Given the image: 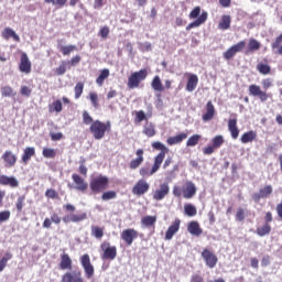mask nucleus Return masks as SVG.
I'll use <instances>...</instances> for the list:
<instances>
[{
	"label": "nucleus",
	"instance_id": "1",
	"mask_svg": "<svg viewBox=\"0 0 282 282\" xmlns=\"http://www.w3.org/2000/svg\"><path fill=\"white\" fill-rule=\"evenodd\" d=\"M63 209L65 210V213H69L62 218V221H64L65 224H80V221H85V219H87V213L85 212L74 214L76 213V206L72 204L64 205Z\"/></svg>",
	"mask_w": 282,
	"mask_h": 282
},
{
	"label": "nucleus",
	"instance_id": "2",
	"mask_svg": "<svg viewBox=\"0 0 282 282\" xmlns=\"http://www.w3.org/2000/svg\"><path fill=\"white\" fill-rule=\"evenodd\" d=\"M89 131L95 140H102L107 133L111 132V121L102 122L100 120H95L90 124Z\"/></svg>",
	"mask_w": 282,
	"mask_h": 282
},
{
	"label": "nucleus",
	"instance_id": "3",
	"mask_svg": "<svg viewBox=\"0 0 282 282\" xmlns=\"http://www.w3.org/2000/svg\"><path fill=\"white\" fill-rule=\"evenodd\" d=\"M174 197H184V199H193L197 195V186L192 181H186L182 187L175 185L173 187Z\"/></svg>",
	"mask_w": 282,
	"mask_h": 282
},
{
	"label": "nucleus",
	"instance_id": "4",
	"mask_svg": "<svg viewBox=\"0 0 282 282\" xmlns=\"http://www.w3.org/2000/svg\"><path fill=\"white\" fill-rule=\"evenodd\" d=\"M89 188L94 195L105 193L109 188V177L102 174L93 177L89 182Z\"/></svg>",
	"mask_w": 282,
	"mask_h": 282
},
{
	"label": "nucleus",
	"instance_id": "5",
	"mask_svg": "<svg viewBox=\"0 0 282 282\" xmlns=\"http://www.w3.org/2000/svg\"><path fill=\"white\" fill-rule=\"evenodd\" d=\"M147 76H149V72H147V69L144 68L140 69L139 72L132 73L128 77V89H138V87H140V83H142V80H147Z\"/></svg>",
	"mask_w": 282,
	"mask_h": 282
},
{
	"label": "nucleus",
	"instance_id": "6",
	"mask_svg": "<svg viewBox=\"0 0 282 282\" xmlns=\"http://www.w3.org/2000/svg\"><path fill=\"white\" fill-rule=\"evenodd\" d=\"M100 250L102 252L101 259L105 261H113L118 257V247L112 246L111 242L105 240L100 245Z\"/></svg>",
	"mask_w": 282,
	"mask_h": 282
},
{
	"label": "nucleus",
	"instance_id": "7",
	"mask_svg": "<svg viewBox=\"0 0 282 282\" xmlns=\"http://www.w3.org/2000/svg\"><path fill=\"white\" fill-rule=\"evenodd\" d=\"M249 96H253V98H259L260 102H268V100L272 98L271 93L261 89V86L257 84H251L249 86Z\"/></svg>",
	"mask_w": 282,
	"mask_h": 282
},
{
	"label": "nucleus",
	"instance_id": "8",
	"mask_svg": "<svg viewBox=\"0 0 282 282\" xmlns=\"http://www.w3.org/2000/svg\"><path fill=\"white\" fill-rule=\"evenodd\" d=\"M246 41H240L236 44H234L232 46H230L224 54V58L225 61H232V58H235V56H237V54H239V52H242L243 50H246Z\"/></svg>",
	"mask_w": 282,
	"mask_h": 282
},
{
	"label": "nucleus",
	"instance_id": "9",
	"mask_svg": "<svg viewBox=\"0 0 282 282\" xmlns=\"http://www.w3.org/2000/svg\"><path fill=\"white\" fill-rule=\"evenodd\" d=\"M80 264L84 268L86 279H94L95 269L94 264H91V258L89 253H85L80 257Z\"/></svg>",
	"mask_w": 282,
	"mask_h": 282
},
{
	"label": "nucleus",
	"instance_id": "10",
	"mask_svg": "<svg viewBox=\"0 0 282 282\" xmlns=\"http://www.w3.org/2000/svg\"><path fill=\"white\" fill-rule=\"evenodd\" d=\"M161 167H162V163L153 160L152 167L149 165H144V166L140 167L139 175L143 178L151 177V176L155 175V173H158V171H160Z\"/></svg>",
	"mask_w": 282,
	"mask_h": 282
},
{
	"label": "nucleus",
	"instance_id": "11",
	"mask_svg": "<svg viewBox=\"0 0 282 282\" xmlns=\"http://www.w3.org/2000/svg\"><path fill=\"white\" fill-rule=\"evenodd\" d=\"M152 149H154V151H160V153L154 156V161L163 164L164 158H166V153H169L166 145L160 141H154L152 142Z\"/></svg>",
	"mask_w": 282,
	"mask_h": 282
},
{
	"label": "nucleus",
	"instance_id": "12",
	"mask_svg": "<svg viewBox=\"0 0 282 282\" xmlns=\"http://www.w3.org/2000/svg\"><path fill=\"white\" fill-rule=\"evenodd\" d=\"M149 188H151L149 182H147L144 178H141L132 187V193L133 195H137V197H142V195H147V193H149Z\"/></svg>",
	"mask_w": 282,
	"mask_h": 282
},
{
	"label": "nucleus",
	"instance_id": "13",
	"mask_svg": "<svg viewBox=\"0 0 282 282\" xmlns=\"http://www.w3.org/2000/svg\"><path fill=\"white\" fill-rule=\"evenodd\" d=\"M173 85V82L171 79L165 80V86L162 84V79L160 78V75H156L153 77L151 87L154 89V91H159V94H162L164 89H171Z\"/></svg>",
	"mask_w": 282,
	"mask_h": 282
},
{
	"label": "nucleus",
	"instance_id": "14",
	"mask_svg": "<svg viewBox=\"0 0 282 282\" xmlns=\"http://www.w3.org/2000/svg\"><path fill=\"white\" fill-rule=\"evenodd\" d=\"M120 237L123 243H126V246H133V241L138 239L139 234H138V230L133 228H128L121 232Z\"/></svg>",
	"mask_w": 282,
	"mask_h": 282
},
{
	"label": "nucleus",
	"instance_id": "15",
	"mask_svg": "<svg viewBox=\"0 0 282 282\" xmlns=\"http://www.w3.org/2000/svg\"><path fill=\"white\" fill-rule=\"evenodd\" d=\"M202 258L205 261V265H207V268H210V269L215 268L217 265V262L219 261V258H217V254H215L209 249H204L202 251Z\"/></svg>",
	"mask_w": 282,
	"mask_h": 282
},
{
	"label": "nucleus",
	"instance_id": "16",
	"mask_svg": "<svg viewBox=\"0 0 282 282\" xmlns=\"http://www.w3.org/2000/svg\"><path fill=\"white\" fill-rule=\"evenodd\" d=\"M62 282H85L83 278V272L80 270L77 271H67L62 275Z\"/></svg>",
	"mask_w": 282,
	"mask_h": 282
},
{
	"label": "nucleus",
	"instance_id": "17",
	"mask_svg": "<svg viewBox=\"0 0 282 282\" xmlns=\"http://www.w3.org/2000/svg\"><path fill=\"white\" fill-rule=\"evenodd\" d=\"M272 193H273L272 185H265V186L261 187L258 193H254L252 195V199L257 204V203L261 202V199H268V197H270V195H272Z\"/></svg>",
	"mask_w": 282,
	"mask_h": 282
},
{
	"label": "nucleus",
	"instance_id": "18",
	"mask_svg": "<svg viewBox=\"0 0 282 282\" xmlns=\"http://www.w3.org/2000/svg\"><path fill=\"white\" fill-rule=\"evenodd\" d=\"M182 226V220L180 218H176L171 226L165 231V241H171L177 232H180V227Z\"/></svg>",
	"mask_w": 282,
	"mask_h": 282
},
{
	"label": "nucleus",
	"instance_id": "19",
	"mask_svg": "<svg viewBox=\"0 0 282 282\" xmlns=\"http://www.w3.org/2000/svg\"><path fill=\"white\" fill-rule=\"evenodd\" d=\"M135 159H132L129 163V169L130 171H135L138 169H140V166H142V164L144 163V150L143 149H138L135 151Z\"/></svg>",
	"mask_w": 282,
	"mask_h": 282
},
{
	"label": "nucleus",
	"instance_id": "20",
	"mask_svg": "<svg viewBox=\"0 0 282 282\" xmlns=\"http://www.w3.org/2000/svg\"><path fill=\"white\" fill-rule=\"evenodd\" d=\"M171 193V187L169 186V183H163L160 185V188L155 189L152 194L153 199L155 202H162L166 195Z\"/></svg>",
	"mask_w": 282,
	"mask_h": 282
},
{
	"label": "nucleus",
	"instance_id": "21",
	"mask_svg": "<svg viewBox=\"0 0 282 282\" xmlns=\"http://www.w3.org/2000/svg\"><path fill=\"white\" fill-rule=\"evenodd\" d=\"M19 70L22 72V74L32 73V62L30 61V57H28V53L21 54Z\"/></svg>",
	"mask_w": 282,
	"mask_h": 282
},
{
	"label": "nucleus",
	"instance_id": "22",
	"mask_svg": "<svg viewBox=\"0 0 282 282\" xmlns=\"http://www.w3.org/2000/svg\"><path fill=\"white\" fill-rule=\"evenodd\" d=\"M72 180L75 184V191H79L80 193H86L87 188H89V184L80 175L73 174Z\"/></svg>",
	"mask_w": 282,
	"mask_h": 282
},
{
	"label": "nucleus",
	"instance_id": "23",
	"mask_svg": "<svg viewBox=\"0 0 282 282\" xmlns=\"http://www.w3.org/2000/svg\"><path fill=\"white\" fill-rule=\"evenodd\" d=\"M1 159L4 162L6 169H12L13 166H17V154L12 153V151L7 150L2 154Z\"/></svg>",
	"mask_w": 282,
	"mask_h": 282
},
{
	"label": "nucleus",
	"instance_id": "24",
	"mask_svg": "<svg viewBox=\"0 0 282 282\" xmlns=\"http://www.w3.org/2000/svg\"><path fill=\"white\" fill-rule=\"evenodd\" d=\"M153 117V107L150 106V110L148 113L144 112V110H138L134 111V123L140 124V122H149V118Z\"/></svg>",
	"mask_w": 282,
	"mask_h": 282
},
{
	"label": "nucleus",
	"instance_id": "25",
	"mask_svg": "<svg viewBox=\"0 0 282 282\" xmlns=\"http://www.w3.org/2000/svg\"><path fill=\"white\" fill-rule=\"evenodd\" d=\"M0 186H10L11 188H19V181L14 176L0 175Z\"/></svg>",
	"mask_w": 282,
	"mask_h": 282
},
{
	"label": "nucleus",
	"instance_id": "26",
	"mask_svg": "<svg viewBox=\"0 0 282 282\" xmlns=\"http://www.w3.org/2000/svg\"><path fill=\"white\" fill-rule=\"evenodd\" d=\"M187 231L189 235H193V237H202L204 229H202L198 221L192 220L187 225Z\"/></svg>",
	"mask_w": 282,
	"mask_h": 282
},
{
	"label": "nucleus",
	"instance_id": "27",
	"mask_svg": "<svg viewBox=\"0 0 282 282\" xmlns=\"http://www.w3.org/2000/svg\"><path fill=\"white\" fill-rule=\"evenodd\" d=\"M206 21H208V12L203 11L200 13V15L194 21L191 22L187 26L186 30H193V28H199V25H204V23H206Z\"/></svg>",
	"mask_w": 282,
	"mask_h": 282
},
{
	"label": "nucleus",
	"instance_id": "28",
	"mask_svg": "<svg viewBox=\"0 0 282 282\" xmlns=\"http://www.w3.org/2000/svg\"><path fill=\"white\" fill-rule=\"evenodd\" d=\"M1 36L2 39H4V41H10V39H13L15 43L21 42V37L19 36V34H17V32L10 28H4L1 33Z\"/></svg>",
	"mask_w": 282,
	"mask_h": 282
},
{
	"label": "nucleus",
	"instance_id": "29",
	"mask_svg": "<svg viewBox=\"0 0 282 282\" xmlns=\"http://www.w3.org/2000/svg\"><path fill=\"white\" fill-rule=\"evenodd\" d=\"M186 138H188V133L181 132L174 137L167 138L166 143L169 144V147H174V144H182V142H184Z\"/></svg>",
	"mask_w": 282,
	"mask_h": 282
},
{
	"label": "nucleus",
	"instance_id": "30",
	"mask_svg": "<svg viewBox=\"0 0 282 282\" xmlns=\"http://www.w3.org/2000/svg\"><path fill=\"white\" fill-rule=\"evenodd\" d=\"M228 131H229L232 140H237V138H239V127H237V118L229 119Z\"/></svg>",
	"mask_w": 282,
	"mask_h": 282
},
{
	"label": "nucleus",
	"instance_id": "31",
	"mask_svg": "<svg viewBox=\"0 0 282 282\" xmlns=\"http://www.w3.org/2000/svg\"><path fill=\"white\" fill-rule=\"evenodd\" d=\"M199 83V77L195 74H188V79L186 84V91H195L197 89V85Z\"/></svg>",
	"mask_w": 282,
	"mask_h": 282
},
{
	"label": "nucleus",
	"instance_id": "32",
	"mask_svg": "<svg viewBox=\"0 0 282 282\" xmlns=\"http://www.w3.org/2000/svg\"><path fill=\"white\" fill-rule=\"evenodd\" d=\"M254 140H257V131L254 130L247 131L240 137V142L242 144H250L254 142Z\"/></svg>",
	"mask_w": 282,
	"mask_h": 282
},
{
	"label": "nucleus",
	"instance_id": "33",
	"mask_svg": "<svg viewBox=\"0 0 282 282\" xmlns=\"http://www.w3.org/2000/svg\"><path fill=\"white\" fill-rule=\"evenodd\" d=\"M34 155H36V149L32 147H26L21 156L22 163L28 164V162H30L32 158H34Z\"/></svg>",
	"mask_w": 282,
	"mask_h": 282
},
{
	"label": "nucleus",
	"instance_id": "34",
	"mask_svg": "<svg viewBox=\"0 0 282 282\" xmlns=\"http://www.w3.org/2000/svg\"><path fill=\"white\" fill-rule=\"evenodd\" d=\"M215 118V105H213V101H208L206 104V113L203 115L204 122H208Z\"/></svg>",
	"mask_w": 282,
	"mask_h": 282
},
{
	"label": "nucleus",
	"instance_id": "35",
	"mask_svg": "<svg viewBox=\"0 0 282 282\" xmlns=\"http://www.w3.org/2000/svg\"><path fill=\"white\" fill-rule=\"evenodd\" d=\"M72 258L67 253L61 256L59 269L61 270H72Z\"/></svg>",
	"mask_w": 282,
	"mask_h": 282
},
{
	"label": "nucleus",
	"instance_id": "36",
	"mask_svg": "<svg viewBox=\"0 0 282 282\" xmlns=\"http://www.w3.org/2000/svg\"><path fill=\"white\" fill-rule=\"evenodd\" d=\"M142 133L147 135V138H153L156 133L155 124H153V122L147 121L145 124L143 126Z\"/></svg>",
	"mask_w": 282,
	"mask_h": 282
},
{
	"label": "nucleus",
	"instance_id": "37",
	"mask_svg": "<svg viewBox=\"0 0 282 282\" xmlns=\"http://www.w3.org/2000/svg\"><path fill=\"white\" fill-rule=\"evenodd\" d=\"M271 48L273 50L274 54L282 56V33L275 37L274 42L271 44Z\"/></svg>",
	"mask_w": 282,
	"mask_h": 282
},
{
	"label": "nucleus",
	"instance_id": "38",
	"mask_svg": "<svg viewBox=\"0 0 282 282\" xmlns=\"http://www.w3.org/2000/svg\"><path fill=\"white\" fill-rule=\"evenodd\" d=\"M13 257L14 256L12 252L7 251L3 257L0 258V273L3 272L6 268H8V261H11Z\"/></svg>",
	"mask_w": 282,
	"mask_h": 282
},
{
	"label": "nucleus",
	"instance_id": "39",
	"mask_svg": "<svg viewBox=\"0 0 282 282\" xmlns=\"http://www.w3.org/2000/svg\"><path fill=\"white\" fill-rule=\"evenodd\" d=\"M259 50H261V42L257 41L256 39H250L246 54H250L251 52H257Z\"/></svg>",
	"mask_w": 282,
	"mask_h": 282
},
{
	"label": "nucleus",
	"instance_id": "40",
	"mask_svg": "<svg viewBox=\"0 0 282 282\" xmlns=\"http://www.w3.org/2000/svg\"><path fill=\"white\" fill-rule=\"evenodd\" d=\"M230 23H232V19L230 18V15H223L218 23V29L219 30H229Z\"/></svg>",
	"mask_w": 282,
	"mask_h": 282
},
{
	"label": "nucleus",
	"instance_id": "41",
	"mask_svg": "<svg viewBox=\"0 0 282 282\" xmlns=\"http://www.w3.org/2000/svg\"><path fill=\"white\" fill-rule=\"evenodd\" d=\"M256 232L258 237H265L267 235H270V232H272V226H270V224H264L261 227H258L256 229Z\"/></svg>",
	"mask_w": 282,
	"mask_h": 282
},
{
	"label": "nucleus",
	"instance_id": "42",
	"mask_svg": "<svg viewBox=\"0 0 282 282\" xmlns=\"http://www.w3.org/2000/svg\"><path fill=\"white\" fill-rule=\"evenodd\" d=\"M107 78H109V69L104 68L100 70L99 76L96 78V83L99 85V87H102V85H105V80H107Z\"/></svg>",
	"mask_w": 282,
	"mask_h": 282
},
{
	"label": "nucleus",
	"instance_id": "43",
	"mask_svg": "<svg viewBox=\"0 0 282 282\" xmlns=\"http://www.w3.org/2000/svg\"><path fill=\"white\" fill-rule=\"evenodd\" d=\"M48 109L51 113H53V111L61 113V111H63V101H61V99L53 101L52 105L48 106Z\"/></svg>",
	"mask_w": 282,
	"mask_h": 282
},
{
	"label": "nucleus",
	"instance_id": "44",
	"mask_svg": "<svg viewBox=\"0 0 282 282\" xmlns=\"http://www.w3.org/2000/svg\"><path fill=\"white\" fill-rule=\"evenodd\" d=\"M156 221H158V217H155V216H144L141 219L142 226H145L147 228H149L151 226H155Z\"/></svg>",
	"mask_w": 282,
	"mask_h": 282
},
{
	"label": "nucleus",
	"instance_id": "45",
	"mask_svg": "<svg viewBox=\"0 0 282 282\" xmlns=\"http://www.w3.org/2000/svg\"><path fill=\"white\" fill-rule=\"evenodd\" d=\"M1 96L2 98H12L13 96H17V93H14L12 86H3L1 88Z\"/></svg>",
	"mask_w": 282,
	"mask_h": 282
},
{
	"label": "nucleus",
	"instance_id": "46",
	"mask_svg": "<svg viewBox=\"0 0 282 282\" xmlns=\"http://www.w3.org/2000/svg\"><path fill=\"white\" fill-rule=\"evenodd\" d=\"M91 236L95 237V239L105 237V228L99 226H91Z\"/></svg>",
	"mask_w": 282,
	"mask_h": 282
},
{
	"label": "nucleus",
	"instance_id": "47",
	"mask_svg": "<svg viewBox=\"0 0 282 282\" xmlns=\"http://www.w3.org/2000/svg\"><path fill=\"white\" fill-rule=\"evenodd\" d=\"M184 213L187 217H195V215H197V207L193 204H186L184 205Z\"/></svg>",
	"mask_w": 282,
	"mask_h": 282
},
{
	"label": "nucleus",
	"instance_id": "48",
	"mask_svg": "<svg viewBox=\"0 0 282 282\" xmlns=\"http://www.w3.org/2000/svg\"><path fill=\"white\" fill-rule=\"evenodd\" d=\"M199 140H202V134H194L187 139L186 147H197Z\"/></svg>",
	"mask_w": 282,
	"mask_h": 282
},
{
	"label": "nucleus",
	"instance_id": "49",
	"mask_svg": "<svg viewBox=\"0 0 282 282\" xmlns=\"http://www.w3.org/2000/svg\"><path fill=\"white\" fill-rule=\"evenodd\" d=\"M257 69L263 76H268V74H270L272 72V67H270V65L263 64V63H259L257 65Z\"/></svg>",
	"mask_w": 282,
	"mask_h": 282
},
{
	"label": "nucleus",
	"instance_id": "50",
	"mask_svg": "<svg viewBox=\"0 0 282 282\" xmlns=\"http://www.w3.org/2000/svg\"><path fill=\"white\" fill-rule=\"evenodd\" d=\"M85 90V84L79 82L74 87L75 99L78 100L83 96V91Z\"/></svg>",
	"mask_w": 282,
	"mask_h": 282
},
{
	"label": "nucleus",
	"instance_id": "51",
	"mask_svg": "<svg viewBox=\"0 0 282 282\" xmlns=\"http://www.w3.org/2000/svg\"><path fill=\"white\" fill-rule=\"evenodd\" d=\"M223 144H224V135L218 134L212 139V147H214V149H221Z\"/></svg>",
	"mask_w": 282,
	"mask_h": 282
},
{
	"label": "nucleus",
	"instance_id": "52",
	"mask_svg": "<svg viewBox=\"0 0 282 282\" xmlns=\"http://www.w3.org/2000/svg\"><path fill=\"white\" fill-rule=\"evenodd\" d=\"M76 50H78L76 45L59 46V52H62L63 56H69Z\"/></svg>",
	"mask_w": 282,
	"mask_h": 282
},
{
	"label": "nucleus",
	"instance_id": "53",
	"mask_svg": "<svg viewBox=\"0 0 282 282\" xmlns=\"http://www.w3.org/2000/svg\"><path fill=\"white\" fill-rule=\"evenodd\" d=\"M116 197H118V193H116V191H107L101 195L102 202H109V199H116Z\"/></svg>",
	"mask_w": 282,
	"mask_h": 282
},
{
	"label": "nucleus",
	"instance_id": "54",
	"mask_svg": "<svg viewBox=\"0 0 282 282\" xmlns=\"http://www.w3.org/2000/svg\"><path fill=\"white\" fill-rule=\"evenodd\" d=\"M67 67H69V64H67V61H62L61 65L55 69V74L57 76H63V74L67 72Z\"/></svg>",
	"mask_w": 282,
	"mask_h": 282
},
{
	"label": "nucleus",
	"instance_id": "55",
	"mask_svg": "<svg viewBox=\"0 0 282 282\" xmlns=\"http://www.w3.org/2000/svg\"><path fill=\"white\" fill-rule=\"evenodd\" d=\"M45 197H47V199H61L58 192H56L54 188H47L45 192Z\"/></svg>",
	"mask_w": 282,
	"mask_h": 282
},
{
	"label": "nucleus",
	"instance_id": "56",
	"mask_svg": "<svg viewBox=\"0 0 282 282\" xmlns=\"http://www.w3.org/2000/svg\"><path fill=\"white\" fill-rule=\"evenodd\" d=\"M44 3H52L55 8H65L67 0H44Z\"/></svg>",
	"mask_w": 282,
	"mask_h": 282
},
{
	"label": "nucleus",
	"instance_id": "57",
	"mask_svg": "<svg viewBox=\"0 0 282 282\" xmlns=\"http://www.w3.org/2000/svg\"><path fill=\"white\" fill-rule=\"evenodd\" d=\"M43 158L54 159L56 158V150L51 148H44L42 151Z\"/></svg>",
	"mask_w": 282,
	"mask_h": 282
},
{
	"label": "nucleus",
	"instance_id": "58",
	"mask_svg": "<svg viewBox=\"0 0 282 282\" xmlns=\"http://www.w3.org/2000/svg\"><path fill=\"white\" fill-rule=\"evenodd\" d=\"M23 206H25V195L19 196L15 202V207H17L18 213L23 212Z\"/></svg>",
	"mask_w": 282,
	"mask_h": 282
},
{
	"label": "nucleus",
	"instance_id": "59",
	"mask_svg": "<svg viewBox=\"0 0 282 282\" xmlns=\"http://www.w3.org/2000/svg\"><path fill=\"white\" fill-rule=\"evenodd\" d=\"M82 61L80 55H75L70 58V61H66V63L68 64V69L70 67H76V65H78Z\"/></svg>",
	"mask_w": 282,
	"mask_h": 282
},
{
	"label": "nucleus",
	"instance_id": "60",
	"mask_svg": "<svg viewBox=\"0 0 282 282\" xmlns=\"http://www.w3.org/2000/svg\"><path fill=\"white\" fill-rule=\"evenodd\" d=\"M246 219V210L239 207L236 212V221H245Z\"/></svg>",
	"mask_w": 282,
	"mask_h": 282
},
{
	"label": "nucleus",
	"instance_id": "61",
	"mask_svg": "<svg viewBox=\"0 0 282 282\" xmlns=\"http://www.w3.org/2000/svg\"><path fill=\"white\" fill-rule=\"evenodd\" d=\"M20 94L21 96H25L26 98H30V96H32V88L28 86H21Z\"/></svg>",
	"mask_w": 282,
	"mask_h": 282
},
{
	"label": "nucleus",
	"instance_id": "62",
	"mask_svg": "<svg viewBox=\"0 0 282 282\" xmlns=\"http://www.w3.org/2000/svg\"><path fill=\"white\" fill-rule=\"evenodd\" d=\"M83 122L84 124H91L94 122V118H91V115H89V112H83Z\"/></svg>",
	"mask_w": 282,
	"mask_h": 282
},
{
	"label": "nucleus",
	"instance_id": "63",
	"mask_svg": "<svg viewBox=\"0 0 282 282\" xmlns=\"http://www.w3.org/2000/svg\"><path fill=\"white\" fill-rule=\"evenodd\" d=\"M109 26H102L100 30H99V33L98 35L101 36V39H109Z\"/></svg>",
	"mask_w": 282,
	"mask_h": 282
},
{
	"label": "nucleus",
	"instance_id": "64",
	"mask_svg": "<svg viewBox=\"0 0 282 282\" xmlns=\"http://www.w3.org/2000/svg\"><path fill=\"white\" fill-rule=\"evenodd\" d=\"M10 210L0 212V224H3V221H8L10 219Z\"/></svg>",
	"mask_w": 282,
	"mask_h": 282
}]
</instances>
